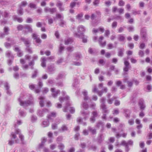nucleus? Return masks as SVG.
<instances>
[{"mask_svg":"<svg viewBox=\"0 0 152 152\" xmlns=\"http://www.w3.org/2000/svg\"><path fill=\"white\" fill-rule=\"evenodd\" d=\"M59 100L61 103H62L64 101L66 102L65 106L63 109L64 112H67L69 110L71 113L73 114L75 113V109L74 107H71L72 105V102L70 100L69 96H66L64 97L60 96Z\"/></svg>","mask_w":152,"mask_h":152,"instance_id":"1","label":"nucleus"},{"mask_svg":"<svg viewBox=\"0 0 152 152\" xmlns=\"http://www.w3.org/2000/svg\"><path fill=\"white\" fill-rule=\"evenodd\" d=\"M105 98L104 97H102L100 100L101 103L100 107L102 110L103 113L108 114L110 110L107 109L106 105L105 104Z\"/></svg>","mask_w":152,"mask_h":152,"instance_id":"2","label":"nucleus"},{"mask_svg":"<svg viewBox=\"0 0 152 152\" xmlns=\"http://www.w3.org/2000/svg\"><path fill=\"white\" fill-rule=\"evenodd\" d=\"M128 59V57L127 58H124V66L123 68L124 72L123 73V75H125L127 74V72L129 71V68L131 67L130 63L127 61Z\"/></svg>","mask_w":152,"mask_h":152,"instance_id":"3","label":"nucleus"},{"mask_svg":"<svg viewBox=\"0 0 152 152\" xmlns=\"http://www.w3.org/2000/svg\"><path fill=\"white\" fill-rule=\"evenodd\" d=\"M140 35L142 39L145 41L147 40V31L145 27L141 28L140 30Z\"/></svg>","mask_w":152,"mask_h":152,"instance_id":"4","label":"nucleus"},{"mask_svg":"<svg viewBox=\"0 0 152 152\" xmlns=\"http://www.w3.org/2000/svg\"><path fill=\"white\" fill-rule=\"evenodd\" d=\"M74 35L75 36L82 39L83 43H86L87 42V37L84 35L83 33L81 32L79 34L77 32H75L74 33Z\"/></svg>","mask_w":152,"mask_h":152,"instance_id":"5","label":"nucleus"},{"mask_svg":"<svg viewBox=\"0 0 152 152\" xmlns=\"http://www.w3.org/2000/svg\"><path fill=\"white\" fill-rule=\"evenodd\" d=\"M138 104L140 108L141 111L144 110L146 107V105L144 99L141 98L138 99Z\"/></svg>","mask_w":152,"mask_h":152,"instance_id":"6","label":"nucleus"},{"mask_svg":"<svg viewBox=\"0 0 152 152\" xmlns=\"http://www.w3.org/2000/svg\"><path fill=\"white\" fill-rule=\"evenodd\" d=\"M51 91L52 92V95L53 97L55 98L56 97L58 94H60V91L59 90H56V89L54 88H51Z\"/></svg>","mask_w":152,"mask_h":152,"instance_id":"7","label":"nucleus"},{"mask_svg":"<svg viewBox=\"0 0 152 152\" xmlns=\"http://www.w3.org/2000/svg\"><path fill=\"white\" fill-rule=\"evenodd\" d=\"M25 31H24V35L26 34L28 32L31 33L32 31V29L31 27L28 25H26L25 26Z\"/></svg>","mask_w":152,"mask_h":152,"instance_id":"8","label":"nucleus"},{"mask_svg":"<svg viewBox=\"0 0 152 152\" xmlns=\"http://www.w3.org/2000/svg\"><path fill=\"white\" fill-rule=\"evenodd\" d=\"M55 70V68L54 64H52L48 66V73L53 74L54 73Z\"/></svg>","mask_w":152,"mask_h":152,"instance_id":"9","label":"nucleus"},{"mask_svg":"<svg viewBox=\"0 0 152 152\" xmlns=\"http://www.w3.org/2000/svg\"><path fill=\"white\" fill-rule=\"evenodd\" d=\"M117 39L119 42H124V43L125 42L126 39L125 35L124 34H118V36Z\"/></svg>","mask_w":152,"mask_h":152,"instance_id":"10","label":"nucleus"},{"mask_svg":"<svg viewBox=\"0 0 152 152\" xmlns=\"http://www.w3.org/2000/svg\"><path fill=\"white\" fill-rule=\"evenodd\" d=\"M100 126L101 127L102 129L101 130V132H102L103 130L104 124V123L101 121H99L96 125V128H99Z\"/></svg>","mask_w":152,"mask_h":152,"instance_id":"11","label":"nucleus"},{"mask_svg":"<svg viewBox=\"0 0 152 152\" xmlns=\"http://www.w3.org/2000/svg\"><path fill=\"white\" fill-rule=\"evenodd\" d=\"M118 55L120 57H122L124 54V49L123 48H119L118 49Z\"/></svg>","mask_w":152,"mask_h":152,"instance_id":"12","label":"nucleus"},{"mask_svg":"<svg viewBox=\"0 0 152 152\" xmlns=\"http://www.w3.org/2000/svg\"><path fill=\"white\" fill-rule=\"evenodd\" d=\"M66 75V74L65 72H61L58 74L56 79V80H58L59 79H61L63 78H64L65 77Z\"/></svg>","mask_w":152,"mask_h":152,"instance_id":"13","label":"nucleus"},{"mask_svg":"<svg viewBox=\"0 0 152 152\" xmlns=\"http://www.w3.org/2000/svg\"><path fill=\"white\" fill-rule=\"evenodd\" d=\"M104 139L103 134L102 133H100L99 134L97 138V141L99 144H100L103 141Z\"/></svg>","mask_w":152,"mask_h":152,"instance_id":"14","label":"nucleus"},{"mask_svg":"<svg viewBox=\"0 0 152 152\" xmlns=\"http://www.w3.org/2000/svg\"><path fill=\"white\" fill-rule=\"evenodd\" d=\"M124 113L125 114V116L127 118H129L130 117L131 112L128 109H124Z\"/></svg>","mask_w":152,"mask_h":152,"instance_id":"15","label":"nucleus"},{"mask_svg":"<svg viewBox=\"0 0 152 152\" xmlns=\"http://www.w3.org/2000/svg\"><path fill=\"white\" fill-rule=\"evenodd\" d=\"M115 84L118 87H120V88L124 89L125 88V85L122 84V82L121 81L118 80L115 82Z\"/></svg>","mask_w":152,"mask_h":152,"instance_id":"16","label":"nucleus"},{"mask_svg":"<svg viewBox=\"0 0 152 152\" xmlns=\"http://www.w3.org/2000/svg\"><path fill=\"white\" fill-rule=\"evenodd\" d=\"M137 93L136 92H134L130 97V101L132 103H134L135 102V98L136 97Z\"/></svg>","mask_w":152,"mask_h":152,"instance_id":"17","label":"nucleus"},{"mask_svg":"<svg viewBox=\"0 0 152 152\" xmlns=\"http://www.w3.org/2000/svg\"><path fill=\"white\" fill-rule=\"evenodd\" d=\"M80 113L81 115H82L83 116H84V119L85 120H86L88 117L87 115H88L89 114V112L88 111H85L84 110L81 111Z\"/></svg>","mask_w":152,"mask_h":152,"instance_id":"18","label":"nucleus"},{"mask_svg":"<svg viewBox=\"0 0 152 152\" xmlns=\"http://www.w3.org/2000/svg\"><path fill=\"white\" fill-rule=\"evenodd\" d=\"M125 140H123L121 142V145L125 146V151L126 152H128L130 150V148L128 146L126 145Z\"/></svg>","mask_w":152,"mask_h":152,"instance_id":"19","label":"nucleus"},{"mask_svg":"<svg viewBox=\"0 0 152 152\" xmlns=\"http://www.w3.org/2000/svg\"><path fill=\"white\" fill-rule=\"evenodd\" d=\"M53 139V134L51 132H48V142L51 143L52 142Z\"/></svg>","mask_w":152,"mask_h":152,"instance_id":"20","label":"nucleus"},{"mask_svg":"<svg viewBox=\"0 0 152 152\" xmlns=\"http://www.w3.org/2000/svg\"><path fill=\"white\" fill-rule=\"evenodd\" d=\"M82 93L84 96V100L85 101L88 100L89 99V97L88 96L87 91L85 90H84L83 91H82Z\"/></svg>","mask_w":152,"mask_h":152,"instance_id":"21","label":"nucleus"},{"mask_svg":"<svg viewBox=\"0 0 152 152\" xmlns=\"http://www.w3.org/2000/svg\"><path fill=\"white\" fill-rule=\"evenodd\" d=\"M75 59L77 61L79 60L82 57L81 54L80 52H76L74 54Z\"/></svg>","mask_w":152,"mask_h":152,"instance_id":"22","label":"nucleus"},{"mask_svg":"<svg viewBox=\"0 0 152 152\" xmlns=\"http://www.w3.org/2000/svg\"><path fill=\"white\" fill-rule=\"evenodd\" d=\"M62 3L60 1L56 4V6L58 8L60 11H63L64 10V8L62 6Z\"/></svg>","mask_w":152,"mask_h":152,"instance_id":"23","label":"nucleus"},{"mask_svg":"<svg viewBox=\"0 0 152 152\" xmlns=\"http://www.w3.org/2000/svg\"><path fill=\"white\" fill-rule=\"evenodd\" d=\"M88 53L94 55H96L98 52L96 50H93L91 48H89L88 49Z\"/></svg>","mask_w":152,"mask_h":152,"instance_id":"24","label":"nucleus"},{"mask_svg":"<svg viewBox=\"0 0 152 152\" xmlns=\"http://www.w3.org/2000/svg\"><path fill=\"white\" fill-rule=\"evenodd\" d=\"M56 116V113L54 112H52L50 114L48 115V121L50 119H52V118H54ZM49 125V122L48 121V125Z\"/></svg>","mask_w":152,"mask_h":152,"instance_id":"25","label":"nucleus"},{"mask_svg":"<svg viewBox=\"0 0 152 152\" xmlns=\"http://www.w3.org/2000/svg\"><path fill=\"white\" fill-rule=\"evenodd\" d=\"M86 30L84 26L82 25L79 26L77 28V31L78 33L85 31Z\"/></svg>","mask_w":152,"mask_h":152,"instance_id":"26","label":"nucleus"},{"mask_svg":"<svg viewBox=\"0 0 152 152\" xmlns=\"http://www.w3.org/2000/svg\"><path fill=\"white\" fill-rule=\"evenodd\" d=\"M20 105L22 106H27L28 105L30 104H31V102L29 101H27V102H23L20 101Z\"/></svg>","mask_w":152,"mask_h":152,"instance_id":"27","label":"nucleus"},{"mask_svg":"<svg viewBox=\"0 0 152 152\" xmlns=\"http://www.w3.org/2000/svg\"><path fill=\"white\" fill-rule=\"evenodd\" d=\"M73 41V38L70 37L68 38L66 40H65V44L67 45L69 43H72Z\"/></svg>","mask_w":152,"mask_h":152,"instance_id":"28","label":"nucleus"},{"mask_svg":"<svg viewBox=\"0 0 152 152\" xmlns=\"http://www.w3.org/2000/svg\"><path fill=\"white\" fill-rule=\"evenodd\" d=\"M68 129L67 127L65 125H63L61 127V129H59V131L60 132H63L65 131H67Z\"/></svg>","mask_w":152,"mask_h":152,"instance_id":"29","label":"nucleus"},{"mask_svg":"<svg viewBox=\"0 0 152 152\" xmlns=\"http://www.w3.org/2000/svg\"><path fill=\"white\" fill-rule=\"evenodd\" d=\"M88 130L91 132L92 134L93 135L95 134H96V130L95 129H93L91 127L89 126L88 127Z\"/></svg>","mask_w":152,"mask_h":152,"instance_id":"30","label":"nucleus"},{"mask_svg":"<svg viewBox=\"0 0 152 152\" xmlns=\"http://www.w3.org/2000/svg\"><path fill=\"white\" fill-rule=\"evenodd\" d=\"M19 129H16L15 130V134L14 133L12 132L11 134L12 137L14 139L16 137V134H18L19 133Z\"/></svg>","mask_w":152,"mask_h":152,"instance_id":"31","label":"nucleus"},{"mask_svg":"<svg viewBox=\"0 0 152 152\" xmlns=\"http://www.w3.org/2000/svg\"><path fill=\"white\" fill-rule=\"evenodd\" d=\"M64 47L62 44H60L59 47V53L61 54L64 49Z\"/></svg>","mask_w":152,"mask_h":152,"instance_id":"32","label":"nucleus"},{"mask_svg":"<svg viewBox=\"0 0 152 152\" xmlns=\"http://www.w3.org/2000/svg\"><path fill=\"white\" fill-rule=\"evenodd\" d=\"M97 148V146L94 145H92L89 146V149L92 150L94 151H96Z\"/></svg>","mask_w":152,"mask_h":152,"instance_id":"33","label":"nucleus"},{"mask_svg":"<svg viewBox=\"0 0 152 152\" xmlns=\"http://www.w3.org/2000/svg\"><path fill=\"white\" fill-rule=\"evenodd\" d=\"M55 84V81L52 79H49L48 80V85H50L52 86Z\"/></svg>","mask_w":152,"mask_h":152,"instance_id":"34","label":"nucleus"},{"mask_svg":"<svg viewBox=\"0 0 152 152\" xmlns=\"http://www.w3.org/2000/svg\"><path fill=\"white\" fill-rule=\"evenodd\" d=\"M79 83V81L77 78H75L74 80V83L73 84V86L74 87H76V86Z\"/></svg>","mask_w":152,"mask_h":152,"instance_id":"35","label":"nucleus"},{"mask_svg":"<svg viewBox=\"0 0 152 152\" xmlns=\"http://www.w3.org/2000/svg\"><path fill=\"white\" fill-rule=\"evenodd\" d=\"M82 107L84 109L87 110L88 107V105L87 103L85 102H83L82 104Z\"/></svg>","mask_w":152,"mask_h":152,"instance_id":"36","label":"nucleus"},{"mask_svg":"<svg viewBox=\"0 0 152 152\" xmlns=\"http://www.w3.org/2000/svg\"><path fill=\"white\" fill-rule=\"evenodd\" d=\"M42 62L41 63V65L43 67H45L46 66L45 61L46 60L44 58H42L41 59Z\"/></svg>","mask_w":152,"mask_h":152,"instance_id":"37","label":"nucleus"},{"mask_svg":"<svg viewBox=\"0 0 152 152\" xmlns=\"http://www.w3.org/2000/svg\"><path fill=\"white\" fill-rule=\"evenodd\" d=\"M56 8H52L48 9V11L50 12L52 14L56 12Z\"/></svg>","mask_w":152,"mask_h":152,"instance_id":"38","label":"nucleus"},{"mask_svg":"<svg viewBox=\"0 0 152 152\" xmlns=\"http://www.w3.org/2000/svg\"><path fill=\"white\" fill-rule=\"evenodd\" d=\"M125 142L126 143V145H127L128 146V145H133V141L132 140H129L127 142H126L125 141Z\"/></svg>","mask_w":152,"mask_h":152,"instance_id":"39","label":"nucleus"},{"mask_svg":"<svg viewBox=\"0 0 152 152\" xmlns=\"http://www.w3.org/2000/svg\"><path fill=\"white\" fill-rule=\"evenodd\" d=\"M100 2V0H94L93 2V4L95 6H98Z\"/></svg>","mask_w":152,"mask_h":152,"instance_id":"40","label":"nucleus"},{"mask_svg":"<svg viewBox=\"0 0 152 152\" xmlns=\"http://www.w3.org/2000/svg\"><path fill=\"white\" fill-rule=\"evenodd\" d=\"M125 3V2L122 0H120L118 2V5L119 6L122 7L124 6Z\"/></svg>","mask_w":152,"mask_h":152,"instance_id":"41","label":"nucleus"},{"mask_svg":"<svg viewBox=\"0 0 152 152\" xmlns=\"http://www.w3.org/2000/svg\"><path fill=\"white\" fill-rule=\"evenodd\" d=\"M117 22L116 21H114L112 23V27L113 28H115L117 26Z\"/></svg>","mask_w":152,"mask_h":152,"instance_id":"42","label":"nucleus"},{"mask_svg":"<svg viewBox=\"0 0 152 152\" xmlns=\"http://www.w3.org/2000/svg\"><path fill=\"white\" fill-rule=\"evenodd\" d=\"M114 17V19L116 20H123L122 17L120 15H116Z\"/></svg>","mask_w":152,"mask_h":152,"instance_id":"43","label":"nucleus"},{"mask_svg":"<svg viewBox=\"0 0 152 152\" xmlns=\"http://www.w3.org/2000/svg\"><path fill=\"white\" fill-rule=\"evenodd\" d=\"M76 4V2L75 1L72 2L70 5V7L72 9L73 8Z\"/></svg>","mask_w":152,"mask_h":152,"instance_id":"44","label":"nucleus"},{"mask_svg":"<svg viewBox=\"0 0 152 152\" xmlns=\"http://www.w3.org/2000/svg\"><path fill=\"white\" fill-rule=\"evenodd\" d=\"M127 29L129 32L133 31H134V27L133 26H130L127 28Z\"/></svg>","mask_w":152,"mask_h":152,"instance_id":"45","label":"nucleus"},{"mask_svg":"<svg viewBox=\"0 0 152 152\" xmlns=\"http://www.w3.org/2000/svg\"><path fill=\"white\" fill-rule=\"evenodd\" d=\"M144 52L142 50H139L138 52L139 55L141 57H143L144 55Z\"/></svg>","mask_w":152,"mask_h":152,"instance_id":"46","label":"nucleus"},{"mask_svg":"<svg viewBox=\"0 0 152 152\" xmlns=\"http://www.w3.org/2000/svg\"><path fill=\"white\" fill-rule=\"evenodd\" d=\"M124 11V9L121 8L118 9H117V11L120 14H121L123 13Z\"/></svg>","mask_w":152,"mask_h":152,"instance_id":"47","label":"nucleus"},{"mask_svg":"<svg viewBox=\"0 0 152 152\" xmlns=\"http://www.w3.org/2000/svg\"><path fill=\"white\" fill-rule=\"evenodd\" d=\"M128 123L130 125H133L134 123V119H129L128 121Z\"/></svg>","mask_w":152,"mask_h":152,"instance_id":"48","label":"nucleus"},{"mask_svg":"<svg viewBox=\"0 0 152 152\" xmlns=\"http://www.w3.org/2000/svg\"><path fill=\"white\" fill-rule=\"evenodd\" d=\"M92 115L93 116L96 118L98 116V113L97 111H95L92 112Z\"/></svg>","mask_w":152,"mask_h":152,"instance_id":"49","label":"nucleus"},{"mask_svg":"<svg viewBox=\"0 0 152 152\" xmlns=\"http://www.w3.org/2000/svg\"><path fill=\"white\" fill-rule=\"evenodd\" d=\"M57 128V124L55 123L53 124H52V129H56Z\"/></svg>","mask_w":152,"mask_h":152,"instance_id":"50","label":"nucleus"},{"mask_svg":"<svg viewBox=\"0 0 152 152\" xmlns=\"http://www.w3.org/2000/svg\"><path fill=\"white\" fill-rule=\"evenodd\" d=\"M67 50L70 52H72L73 50V47H68L66 48Z\"/></svg>","mask_w":152,"mask_h":152,"instance_id":"51","label":"nucleus"},{"mask_svg":"<svg viewBox=\"0 0 152 152\" xmlns=\"http://www.w3.org/2000/svg\"><path fill=\"white\" fill-rule=\"evenodd\" d=\"M119 113V110L118 109H114L113 111V114L114 115H118Z\"/></svg>","mask_w":152,"mask_h":152,"instance_id":"52","label":"nucleus"},{"mask_svg":"<svg viewBox=\"0 0 152 152\" xmlns=\"http://www.w3.org/2000/svg\"><path fill=\"white\" fill-rule=\"evenodd\" d=\"M58 147L61 150H62L64 148V146L63 144L61 143L58 145Z\"/></svg>","mask_w":152,"mask_h":152,"instance_id":"53","label":"nucleus"},{"mask_svg":"<svg viewBox=\"0 0 152 152\" xmlns=\"http://www.w3.org/2000/svg\"><path fill=\"white\" fill-rule=\"evenodd\" d=\"M145 43H141L139 46V48L141 49H143L145 47Z\"/></svg>","mask_w":152,"mask_h":152,"instance_id":"54","label":"nucleus"},{"mask_svg":"<svg viewBox=\"0 0 152 152\" xmlns=\"http://www.w3.org/2000/svg\"><path fill=\"white\" fill-rule=\"evenodd\" d=\"M23 28V26L21 25H19L17 27V29L18 31L22 30Z\"/></svg>","mask_w":152,"mask_h":152,"instance_id":"55","label":"nucleus"},{"mask_svg":"<svg viewBox=\"0 0 152 152\" xmlns=\"http://www.w3.org/2000/svg\"><path fill=\"white\" fill-rule=\"evenodd\" d=\"M29 7L31 8H36V5L32 3H31L29 4Z\"/></svg>","mask_w":152,"mask_h":152,"instance_id":"56","label":"nucleus"},{"mask_svg":"<svg viewBox=\"0 0 152 152\" xmlns=\"http://www.w3.org/2000/svg\"><path fill=\"white\" fill-rule=\"evenodd\" d=\"M83 15L82 13L78 14L77 16V18L80 20L83 16Z\"/></svg>","mask_w":152,"mask_h":152,"instance_id":"57","label":"nucleus"},{"mask_svg":"<svg viewBox=\"0 0 152 152\" xmlns=\"http://www.w3.org/2000/svg\"><path fill=\"white\" fill-rule=\"evenodd\" d=\"M146 80L147 81H150L152 80L151 77L149 75H147L146 77Z\"/></svg>","mask_w":152,"mask_h":152,"instance_id":"58","label":"nucleus"},{"mask_svg":"<svg viewBox=\"0 0 152 152\" xmlns=\"http://www.w3.org/2000/svg\"><path fill=\"white\" fill-rule=\"evenodd\" d=\"M128 46L131 49H132L134 47V44L132 43H130L129 44H128Z\"/></svg>","mask_w":152,"mask_h":152,"instance_id":"59","label":"nucleus"},{"mask_svg":"<svg viewBox=\"0 0 152 152\" xmlns=\"http://www.w3.org/2000/svg\"><path fill=\"white\" fill-rule=\"evenodd\" d=\"M146 88L148 91H150L152 89V86L151 85H147Z\"/></svg>","mask_w":152,"mask_h":152,"instance_id":"60","label":"nucleus"},{"mask_svg":"<svg viewBox=\"0 0 152 152\" xmlns=\"http://www.w3.org/2000/svg\"><path fill=\"white\" fill-rule=\"evenodd\" d=\"M118 60L117 58H113L112 59V63H113L114 64H116L117 63V62H118Z\"/></svg>","mask_w":152,"mask_h":152,"instance_id":"61","label":"nucleus"},{"mask_svg":"<svg viewBox=\"0 0 152 152\" xmlns=\"http://www.w3.org/2000/svg\"><path fill=\"white\" fill-rule=\"evenodd\" d=\"M108 49H111L114 47H113V45L112 43H110L107 45Z\"/></svg>","mask_w":152,"mask_h":152,"instance_id":"62","label":"nucleus"},{"mask_svg":"<svg viewBox=\"0 0 152 152\" xmlns=\"http://www.w3.org/2000/svg\"><path fill=\"white\" fill-rule=\"evenodd\" d=\"M96 119L93 116H92L90 118V121L92 123H94L95 122V121Z\"/></svg>","mask_w":152,"mask_h":152,"instance_id":"63","label":"nucleus"},{"mask_svg":"<svg viewBox=\"0 0 152 152\" xmlns=\"http://www.w3.org/2000/svg\"><path fill=\"white\" fill-rule=\"evenodd\" d=\"M65 23V22L64 20H61V22L59 23V25L60 26L63 27H64Z\"/></svg>","mask_w":152,"mask_h":152,"instance_id":"64","label":"nucleus"}]
</instances>
